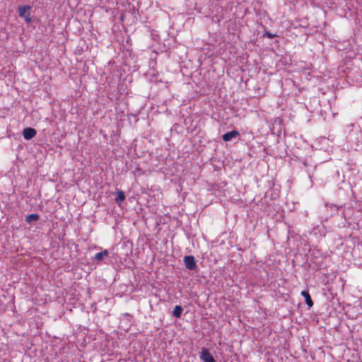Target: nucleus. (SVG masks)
Instances as JSON below:
<instances>
[{
	"mask_svg": "<svg viewBox=\"0 0 362 362\" xmlns=\"http://www.w3.org/2000/svg\"><path fill=\"white\" fill-rule=\"evenodd\" d=\"M184 263H185V267L190 271H194L197 268L195 258L192 255L185 256L184 257Z\"/></svg>",
	"mask_w": 362,
	"mask_h": 362,
	"instance_id": "nucleus-1",
	"label": "nucleus"
},
{
	"mask_svg": "<svg viewBox=\"0 0 362 362\" xmlns=\"http://www.w3.org/2000/svg\"><path fill=\"white\" fill-rule=\"evenodd\" d=\"M31 9V6L29 5H24L18 6L19 16L24 18L27 22L30 21V17L29 11Z\"/></svg>",
	"mask_w": 362,
	"mask_h": 362,
	"instance_id": "nucleus-2",
	"label": "nucleus"
},
{
	"mask_svg": "<svg viewBox=\"0 0 362 362\" xmlns=\"http://www.w3.org/2000/svg\"><path fill=\"white\" fill-rule=\"evenodd\" d=\"M200 359L203 362H216L214 358L206 349H202Z\"/></svg>",
	"mask_w": 362,
	"mask_h": 362,
	"instance_id": "nucleus-3",
	"label": "nucleus"
},
{
	"mask_svg": "<svg viewBox=\"0 0 362 362\" xmlns=\"http://www.w3.org/2000/svg\"><path fill=\"white\" fill-rule=\"evenodd\" d=\"M36 134L37 131L31 127H27L23 130V136L24 139L26 140H30L33 139V137L35 136Z\"/></svg>",
	"mask_w": 362,
	"mask_h": 362,
	"instance_id": "nucleus-4",
	"label": "nucleus"
},
{
	"mask_svg": "<svg viewBox=\"0 0 362 362\" xmlns=\"http://www.w3.org/2000/svg\"><path fill=\"white\" fill-rule=\"evenodd\" d=\"M239 135V132L237 130H233L231 132H228L226 134H224L222 136V139L224 141H230L233 138H235Z\"/></svg>",
	"mask_w": 362,
	"mask_h": 362,
	"instance_id": "nucleus-5",
	"label": "nucleus"
},
{
	"mask_svg": "<svg viewBox=\"0 0 362 362\" xmlns=\"http://www.w3.org/2000/svg\"><path fill=\"white\" fill-rule=\"evenodd\" d=\"M301 296L305 298V301L307 305L309 308H311L313 305V302L312 300V298L308 293V291H301Z\"/></svg>",
	"mask_w": 362,
	"mask_h": 362,
	"instance_id": "nucleus-6",
	"label": "nucleus"
},
{
	"mask_svg": "<svg viewBox=\"0 0 362 362\" xmlns=\"http://www.w3.org/2000/svg\"><path fill=\"white\" fill-rule=\"evenodd\" d=\"M109 252L107 250H105L102 252H98L95 255L94 259L97 261L102 260L105 257L108 255Z\"/></svg>",
	"mask_w": 362,
	"mask_h": 362,
	"instance_id": "nucleus-7",
	"label": "nucleus"
},
{
	"mask_svg": "<svg viewBox=\"0 0 362 362\" xmlns=\"http://www.w3.org/2000/svg\"><path fill=\"white\" fill-rule=\"evenodd\" d=\"M182 312L183 308L181 305H175L173 310V315L177 318H180Z\"/></svg>",
	"mask_w": 362,
	"mask_h": 362,
	"instance_id": "nucleus-8",
	"label": "nucleus"
},
{
	"mask_svg": "<svg viewBox=\"0 0 362 362\" xmlns=\"http://www.w3.org/2000/svg\"><path fill=\"white\" fill-rule=\"evenodd\" d=\"M125 199L124 193L122 191H118L115 197V202L120 204Z\"/></svg>",
	"mask_w": 362,
	"mask_h": 362,
	"instance_id": "nucleus-9",
	"label": "nucleus"
},
{
	"mask_svg": "<svg viewBox=\"0 0 362 362\" xmlns=\"http://www.w3.org/2000/svg\"><path fill=\"white\" fill-rule=\"evenodd\" d=\"M39 219V216L36 214H31L26 216L25 221L28 223H30L33 221H37Z\"/></svg>",
	"mask_w": 362,
	"mask_h": 362,
	"instance_id": "nucleus-10",
	"label": "nucleus"
},
{
	"mask_svg": "<svg viewBox=\"0 0 362 362\" xmlns=\"http://www.w3.org/2000/svg\"><path fill=\"white\" fill-rule=\"evenodd\" d=\"M264 35L267 36L269 39H273L274 37H275L276 36V34H273V33H271L269 32H266L264 33Z\"/></svg>",
	"mask_w": 362,
	"mask_h": 362,
	"instance_id": "nucleus-11",
	"label": "nucleus"
}]
</instances>
